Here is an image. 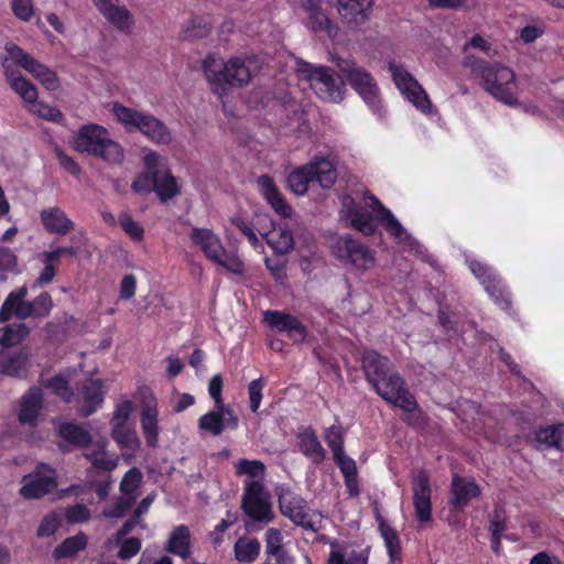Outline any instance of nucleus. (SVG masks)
I'll list each match as a JSON object with an SVG mask.
<instances>
[{
	"mask_svg": "<svg viewBox=\"0 0 564 564\" xmlns=\"http://www.w3.org/2000/svg\"><path fill=\"white\" fill-rule=\"evenodd\" d=\"M106 390L104 382L100 379L87 380L73 401L76 402V406L80 415L89 416L102 404L105 399Z\"/></svg>",
	"mask_w": 564,
	"mask_h": 564,
	"instance_id": "18",
	"label": "nucleus"
},
{
	"mask_svg": "<svg viewBox=\"0 0 564 564\" xmlns=\"http://www.w3.org/2000/svg\"><path fill=\"white\" fill-rule=\"evenodd\" d=\"M264 238L276 253L285 254L293 248V236L285 227H273L264 235Z\"/></svg>",
	"mask_w": 564,
	"mask_h": 564,
	"instance_id": "37",
	"label": "nucleus"
},
{
	"mask_svg": "<svg viewBox=\"0 0 564 564\" xmlns=\"http://www.w3.org/2000/svg\"><path fill=\"white\" fill-rule=\"evenodd\" d=\"M373 0H337V11L347 23L359 24L368 20Z\"/></svg>",
	"mask_w": 564,
	"mask_h": 564,
	"instance_id": "25",
	"label": "nucleus"
},
{
	"mask_svg": "<svg viewBox=\"0 0 564 564\" xmlns=\"http://www.w3.org/2000/svg\"><path fill=\"white\" fill-rule=\"evenodd\" d=\"M65 517L72 523L86 522L90 518V511L85 505L77 503L65 510Z\"/></svg>",
	"mask_w": 564,
	"mask_h": 564,
	"instance_id": "59",
	"label": "nucleus"
},
{
	"mask_svg": "<svg viewBox=\"0 0 564 564\" xmlns=\"http://www.w3.org/2000/svg\"><path fill=\"white\" fill-rule=\"evenodd\" d=\"M241 508L254 522L265 524L271 522L274 518L270 503V495L265 491L263 484L258 481H246Z\"/></svg>",
	"mask_w": 564,
	"mask_h": 564,
	"instance_id": "13",
	"label": "nucleus"
},
{
	"mask_svg": "<svg viewBox=\"0 0 564 564\" xmlns=\"http://www.w3.org/2000/svg\"><path fill=\"white\" fill-rule=\"evenodd\" d=\"M141 485V473L138 468H131L122 478L120 491L122 497H129L135 502L139 496V487Z\"/></svg>",
	"mask_w": 564,
	"mask_h": 564,
	"instance_id": "48",
	"label": "nucleus"
},
{
	"mask_svg": "<svg viewBox=\"0 0 564 564\" xmlns=\"http://www.w3.org/2000/svg\"><path fill=\"white\" fill-rule=\"evenodd\" d=\"M143 135L156 144H169L172 140L170 129L153 116H143Z\"/></svg>",
	"mask_w": 564,
	"mask_h": 564,
	"instance_id": "35",
	"label": "nucleus"
},
{
	"mask_svg": "<svg viewBox=\"0 0 564 564\" xmlns=\"http://www.w3.org/2000/svg\"><path fill=\"white\" fill-rule=\"evenodd\" d=\"M334 460L338 465L341 474L344 475V478L357 475V467L355 460L346 456L344 452L334 455Z\"/></svg>",
	"mask_w": 564,
	"mask_h": 564,
	"instance_id": "63",
	"label": "nucleus"
},
{
	"mask_svg": "<svg viewBox=\"0 0 564 564\" xmlns=\"http://www.w3.org/2000/svg\"><path fill=\"white\" fill-rule=\"evenodd\" d=\"M292 68L300 78L308 82L311 88L323 100L339 102L344 99V82L325 66H315L301 59H292Z\"/></svg>",
	"mask_w": 564,
	"mask_h": 564,
	"instance_id": "5",
	"label": "nucleus"
},
{
	"mask_svg": "<svg viewBox=\"0 0 564 564\" xmlns=\"http://www.w3.org/2000/svg\"><path fill=\"white\" fill-rule=\"evenodd\" d=\"M74 150L89 153L108 162L121 159V149L109 138L105 128L98 124H87L79 129L72 141Z\"/></svg>",
	"mask_w": 564,
	"mask_h": 564,
	"instance_id": "6",
	"label": "nucleus"
},
{
	"mask_svg": "<svg viewBox=\"0 0 564 564\" xmlns=\"http://www.w3.org/2000/svg\"><path fill=\"white\" fill-rule=\"evenodd\" d=\"M59 527V520L55 513L46 514L39 528H37V535L39 536H50L53 535Z\"/></svg>",
	"mask_w": 564,
	"mask_h": 564,
	"instance_id": "61",
	"label": "nucleus"
},
{
	"mask_svg": "<svg viewBox=\"0 0 564 564\" xmlns=\"http://www.w3.org/2000/svg\"><path fill=\"white\" fill-rule=\"evenodd\" d=\"M310 163L293 170L288 176V186L296 195H304L314 182Z\"/></svg>",
	"mask_w": 564,
	"mask_h": 564,
	"instance_id": "39",
	"label": "nucleus"
},
{
	"mask_svg": "<svg viewBox=\"0 0 564 564\" xmlns=\"http://www.w3.org/2000/svg\"><path fill=\"white\" fill-rule=\"evenodd\" d=\"M166 549L170 553L175 554L182 558L189 557L191 532L188 527L184 524L175 527L169 536Z\"/></svg>",
	"mask_w": 564,
	"mask_h": 564,
	"instance_id": "33",
	"label": "nucleus"
},
{
	"mask_svg": "<svg viewBox=\"0 0 564 564\" xmlns=\"http://www.w3.org/2000/svg\"><path fill=\"white\" fill-rule=\"evenodd\" d=\"M191 239L200 248L205 257L221 265L228 272L241 275L245 273V263L236 252L227 251L220 238L208 228H193Z\"/></svg>",
	"mask_w": 564,
	"mask_h": 564,
	"instance_id": "8",
	"label": "nucleus"
},
{
	"mask_svg": "<svg viewBox=\"0 0 564 564\" xmlns=\"http://www.w3.org/2000/svg\"><path fill=\"white\" fill-rule=\"evenodd\" d=\"M468 267L476 279L484 285L486 292L502 310L510 304L509 293L506 291L501 280L488 265L476 259H467Z\"/></svg>",
	"mask_w": 564,
	"mask_h": 564,
	"instance_id": "16",
	"label": "nucleus"
},
{
	"mask_svg": "<svg viewBox=\"0 0 564 564\" xmlns=\"http://www.w3.org/2000/svg\"><path fill=\"white\" fill-rule=\"evenodd\" d=\"M141 509L138 507L134 511V517L128 520L121 529L118 531L115 542L121 543L120 550L118 552V556L122 560H128L134 556L140 550V542L135 538L122 539L132 530V528L137 524V518L140 516Z\"/></svg>",
	"mask_w": 564,
	"mask_h": 564,
	"instance_id": "30",
	"label": "nucleus"
},
{
	"mask_svg": "<svg viewBox=\"0 0 564 564\" xmlns=\"http://www.w3.org/2000/svg\"><path fill=\"white\" fill-rule=\"evenodd\" d=\"M29 334V328L23 323H13L0 327V344L14 346L21 343Z\"/></svg>",
	"mask_w": 564,
	"mask_h": 564,
	"instance_id": "44",
	"label": "nucleus"
},
{
	"mask_svg": "<svg viewBox=\"0 0 564 564\" xmlns=\"http://www.w3.org/2000/svg\"><path fill=\"white\" fill-rule=\"evenodd\" d=\"M112 436L121 447L132 448L138 445L137 432L130 425L112 430Z\"/></svg>",
	"mask_w": 564,
	"mask_h": 564,
	"instance_id": "53",
	"label": "nucleus"
},
{
	"mask_svg": "<svg viewBox=\"0 0 564 564\" xmlns=\"http://www.w3.org/2000/svg\"><path fill=\"white\" fill-rule=\"evenodd\" d=\"M337 66L343 76L364 99L370 110L379 118H383L386 111L380 98V90L370 73L349 59H339Z\"/></svg>",
	"mask_w": 564,
	"mask_h": 564,
	"instance_id": "9",
	"label": "nucleus"
},
{
	"mask_svg": "<svg viewBox=\"0 0 564 564\" xmlns=\"http://www.w3.org/2000/svg\"><path fill=\"white\" fill-rule=\"evenodd\" d=\"M28 295V288L25 285L18 288L10 292L0 307V323L7 322L13 315L24 319L26 315H22L25 306L28 307L29 301H25Z\"/></svg>",
	"mask_w": 564,
	"mask_h": 564,
	"instance_id": "28",
	"label": "nucleus"
},
{
	"mask_svg": "<svg viewBox=\"0 0 564 564\" xmlns=\"http://www.w3.org/2000/svg\"><path fill=\"white\" fill-rule=\"evenodd\" d=\"M264 381L262 378L252 380L248 387L250 409L252 412H257L262 401V390Z\"/></svg>",
	"mask_w": 564,
	"mask_h": 564,
	"instance_id": "55",
	"label": "nucleus"
},
{
	"mask_svg": "<svg viewBox=\"0 0 564 564\" xmlns=\"http://www.w3.org/2000/svg\"><path fill=\"white\" fill-rule=\"evenodd\" d=\"M53 307V301L48 293L44 292L36 296L33 301H29L28 307L21 312L28 317L43 318L50 315Z\"/></svg>",
	"mask_w": 564,
	"mask_h": 564,
	"instance_id": "42",
	"label": "nucleus"
},
{
	"mask_svg": "<svg viewBox=\"0 0 564 564\" xmlns=\"http://www.w3.org/2000/svg\"><path fill=\"white\" fill-rule=\"evenodd\" d=\"M279 506L282 514L294 524L315 532L322 528V513L308 510L302 497L289 490L283 491L279 497Z\"/></svg>",
	"mask_w": 564,
	"mask_h": 564,
	"instance_id": "12",
	"label": "nucleus"
},
{
	"mask_svg": "<svg viewBox=\"0 0 564 564\" xmlns=\"http://www.w3.org/2000/svg\"><path fill=\"white\" fill-rule=\"evenodd\" d=\"M536 441L546 446L564 451V424L544 426L536 432Z\"/></svg>",
	"mask_w": 564,
	"mask_h": 564,
	"instance_id": "43",
	"label": "nucleus"
},
{
	"mask_svg": "<svg viewBox=\"0 0 564 564\" xmlns=\"http://www.w3.org/2000/svg\"><path fill=\"white\" fill-rule=\"evenodd\" d=\"M258 186L265 200L272 208L280 215L288 217L292 213V208L285 202L274 182L268 175H261L258 181Z\"/></svg>",
	"mask_w": 564,
	"mask_h": 564,
	"instance_id": "29",
	"label": "nucleus"
},
{
	"mask_svg": "<svg viewBox=\"0 0 564 564\" xmlns=\"http://www.w3.org/2000/svg\"><path fill=\"white\" fill-rule=\"evenodd\" d=\"M87 545V536L84 533H78L74 536L67 538L54 551L56 558L70 557L84 550Z\"/></svg>",
	"mask_w": 564,
	"mask_h": 564,
	"instance_id": "46",
	"label": "nucleus"
},
{
	"mask_svg": "<svg viewBox=\"0 0 564 564\" xmlns=\"http://www.w3.org/2000/svg\"><path fill=\"white\" fill-rule=\"evenodd\" d=\"M143 167L148 170L153 189L162 202L176 196L181 186L169 167L166 158L152 150H143Z\"/></svg>",
	"mask_w": 564,
	"mask_h": 564,
	"instance_id": "10",
	"label": "nucleus"
},
{
	"mask_svg": "<svg viewBox=\"0 0 564 564\" xmlns=\"http://www.w3.org/2000/svg\"><path fill=\"white\" fill-rule=\"evenodd\" d=\"M98 12L117 30L127 32L133 24L132 14L119 0H91Z\"/></svg>",
	"mask_w": 564,
	"mask_h": 564,
	"instance_id": "21",
	"label": "nucleus"
},
{
	"mask_svg": "<svg viewBox=\"0 0 564 564\" xmlns=\"http://www.w3.org/2000/svg\"><path fill=\"white\" fill-rule=\"evenodd\" d=\"M479 494L480 489L471 478L453 477L451 502L456 509H463Z\"/></svg>",
	"mask_w": 564,
	"mask_h": 564,
	"instance_id": "27",
	"label": "nucleus"
},
{
	"mask_svg": "<svg viewBox=\"0 0 564 564\" xmlns=\"http://www.w3.org/2000/svg\"><path fill=\"white\" fill-rule=\"evenodd\" d=\"M59 435L65 442L78 447H84L90 442L89 432L82 425L74 423L61 424Z\"/></svg>",
	"mask_w": 564,
	"mask_h": 564,
	"instance_id": "41",
	"label": "nucleus"
},
{
	"mask_svg": "<svg viewBox=\"0 0 564 564\" xmlns=\"http://www.w3.org/2000/svg\"><path fill=\"white\" fill-rule=\"evenodd\" d=\"M57 486L55 470L46 464H40L35 470L22 478L20 495L24 499H40L51 494Z\"/></svg>",
	"mask_w": 564,
	"mask_h": 564,
	"instance_id": "15",
	"label": "nucleus"
},
{
	"mask_svg": "<svg viewBox=\"0 0 564 564\" xmlns=\"http://www.w3.org/2000/svg\"><path fill=\"white\" fill-rule=\"evenodd\" d=\"M235 474L238 477H245L243 485L246 481H258L263 484L265 477V465L258 459H239L234 465Z\"/></svg>",
	"mask_w": 564,
	"mask_h": 564,
	"instance_id": "34",
	"label": "nucleus"
},
{
	"mask_svg": "<svg viewBox=\"0 0 564 564\" xmlns=\"http://www.w3.org/2000/svg\"><path fill=\"white\" fill-rule=\"evenodd\" d=\"M238 417L229 406L216 408L198 420V427L213 436H218L225 429L236 430Z\"/></svg>",
	"mask_w": 564,
	"mask_h": 564,
	"instance_id": "20",
	"label": "nucleus"
},
{
	"mask_svg": "<svg viewBox=\"0 0 564 564\" xmlns=\"http://www.w3.org/2000/svg\"><path fill=\"white\" fill-rule=\"evenodd\" d=\"M32 111L39 117L50 121H58L62 119V112L57 108L43 102H34Z\"/></svg>",
	"mask_w": 564,
	"mask_h": 564,
	"instance_id": "62",
	"label": "nucleus"
},
{
	"mask_svg": "<svg viewBox=\"0 0 564 564\" xmlns=\"http://www.w3.org/2000/svg\"><path fill=\"white\" fill-rule=\"evenodd\" d=\"M328 564H368V555L350 546L332 545Z\"/></svg>",
	"mask_w": 564,
	"mask_h": 564,
	"instance_id": "36",
	"label": "nucleus"
},
{
	"mask_svg": "<svg viewBox=\"0 0 564 564\" xmlns=\"http://www.w3.org/2000/svg\"><path fill=\"white\" fill-rule=\"evenodd\" d=\"M283 550L282 533L279 529L270 528L265 532V551L269 555L279 553Z\"/></svg>",
	"mask_w": 564,
	"mask_h": 564,
	"instance_id": "58",
	"label": "nucleus"
},
{
	"mask_svg": "<svg viewBox=\"0 0 564 564\" xmlns=\"http://www.w3.org/2000/svg\"><path fill=\"white\" fill-rule=\"evenodd\" d=\"M264 323L280 333H285L293 343H303L307 330L303 323L295 316L283 311H265Z\"/></svg>",
	"mask_w": 564,
	"mask_h": 564,
	"instance_id": "17",
	"label": "nucleus"
},
{
	"mask_svg": "<svg viewBox=\"0 0 564 564\" xmlns=\"http://www.w3.org/2000/svg\"><path fill=\"white\" fill-rule=\"evenodd\" d=\"M300 451L314 463H321L325 458V449L318 441L315 432L307 427L297 434Z\"/></svg>",
	"mask_w": 564,
	"mask_h": 564,
	"instance_id": "31",
	"label": "nucleus"
},
{
	"mask_svg": "<svg viewBox=\"0 0 564 564\" xmlns=\"http://www.w3.org/2000/svg\"><path fill=\"white\" fill-rule=\"evenodd\" d=\"M119 225L123 229V231L133 240H141V228L138 223H135L128 213H121L119 215Z\"/></svg>",
	"mask_w": 564,
	"mask_h": 564,
	"instance_id": "57",
	"label": "nucleus"
},
{
	"mask_svg": "<svg viewBox=\"0 0 564 564\" xmlns=\"http://www.w3.org/2000/svg\"><path fill=\"white\" fill-rule=\"evenodd\" d=\"M505 522H506L505 510L500 507L496 508L494 510V513H492V517L490 520V525H489V530H490L492 536H501V534L503 533V531L506 529Z\"/></svg>",
	"mask_w": 564,
	"mask_h": 564,
	"instance_id": "64",
	"label": "nucleus"
},
{
	"mask_svg": "<svg viewBox=\"0 0 564 564\" xmlns=\"http://www.w3.org/2000/svg\"><path fill=\"white\" fill-rule=\"evenodd\" d=\"M379 530L382 539L384 540L391 560H394V557L399 554L400 551V541L397 532L384 522H380Z\"/></svg>",
	"mask_w": 564,
	"mask_h": 564,
	"instance_id": "52",
	"label": "nucleus"
},
{
	"mask_svg": "<svg viewBox=\"0 0 564 564\" xmlns=\"http://www.w3.org/2000/svg\"><path fill=\"white\" fill-rule=\"evenodd\" d=\"M28 367V357L25 355L20 354L3 361L0 366V373L10 377H19L26 370Z\"/></svg>",
	"mask_w": 564,
	"mask_h": 564,
	"instance_id": "50",
	"label": "nucleus"
},
{
	"mask_svg": "<svg viewBox=\"0 0 564 564\" xmlns=\"http://www.w3.org/2000/svg\"><path fill=\"white\" fill-rule=\"evenodd\" d=\"M413 505L419 521L427 522L431 519V486L429 475L417 470L412 476Z\"/></svg>",
	"mask_w": 564,
	"mask_h": 564,
	"instance_id": "19",
	"label": "nucleus"
},
{
	"mask_svg": "<svg viewBox=\"0 0 564 564\" xmlns=\"http://www.w3.org/2000/svg\"><path fill=\"white\" fill-rule=\"evenodd\" d=\"M40 220L48 234L65 236L75 229V223L59 206H50L40 212Z\"/></svg>",
	"mask_w": 564,
	"mask_h": 564,
	"instance_id": "22",
	"label": "nucleus"
},
{
	"mask_svg": "<svg viewBox=\"0 0 564 564\" xmlns=\"http://www.w3.org/2000/svg\"><path fill=\"white\" fill-rule=\"evenodd\" d=\"M261 545L257 539L239 538L234 546L235 558L240 563H252L260 554Z\"/></svg>",
	"mask_w": 564,
	"mask_h": 564,
	"instance_id": "38",
	"label": "nucleus"
},
{
	"mask_svg": "<svg viewBox=\"0 0 564 564\" xmlns=\"http://www.w3.org/2000/svg\"><path fill=\"white\" fill-rule=\"evenodd\" d=\"M110 107L118 121L121 122L128 131L138 130L140 128L141 115L139 112L118 102H112Z\"/></svg>",
	"mask_w": 564,
	"mask_h": 564,
	"instance_id": "45",
	"label": "nucleus"
},
{
	"mask_svg": "<svg viewBox=\"0 0 564 564\" xmlns=\"http://www.w3.org/2000/svg\"><path fill=\"white\" fill-rule=\"evenodd\" d=\"M11 8L13 14L22 21L28 22L34 15V6L32 0H12Z\"/></svg>",
	"mask_w": 564,
	"mask_h": 564,
	"instance_id": "56",
	"label": "nucleus"
},
{
	"mask_svg": "<svg viewBox=\"0 0 564 564\" xmlns=\"http://www.w3.org/2000/svg\"><path fill=\"white\" fill-rule=\"evenodd\" d=\"M133 505L134 502H132L131 498L120 496L115 502L108 505L102 510V517L109 520L120 519L130 511Z\"/></svg>",
	"mask_w": 564,
	"mask_h": 564,
	"instance_id": "49",
	"label": "nucleus"
},
{
	"mask_svg": "<svg viewBox=\"0 0 564 564\" xmlns=\"http://www.w3.org/2000/svg\"><path fill=\"white\" fill-rule=\"evenodd\" d=\"M332 251L337 259L348 261L359 271L371 269L376 262L373 252L350 236L339 237L333 243Z\"/></svg>",
	"mask_w": 564,
	"mask_h": 564,
	"instance_id": "14",
	"label": "nucleus"
},
{
	"mask_svg": "<svg viewBox=\"0 0 564 564\" xmlns=\"http://www.w3.org/2000/svg\"><path fill=\"white\" fill-rule=\"evenodd\" d=\"M47 387L53 390L65 402H72L74 394L69 391L66 380L62 377H54L47 381Z\"/></svg>",
	"mask_w": 564,
	"mask_h": 564,
	"instance_id": "60",
	"label": "nucleus"
},
{
	"mask_svg": "<svg viewBox=\"0 0 564 564\" xmlns=\"http://www.w3.org/2000/svg\"><path fill=\"white\" fill-rule=\"evenodd\" d=\"M312 166L314 182H317L323 188H330L337 180V169L332 160L326 158H315L308 162Z\"/></svg>",
	"mask_w": 564,
	"mask_h": 564,
	"instance_id": "32",
	"label": "nucleus"
},
{
	"mask_svg": "<svg viewBox=\"0 0 564 564\" xmlns=\"http://www.w3.org/2000/svg\"><path fill=\"white\" fill-rule=\"evenodd\" d=\"M4 75L10 84V87L25 101L34 104L37 98V90L35 86L24 78L18 70L13 69L9 64L8 58L1 59Z\"/></svg>",
	"mask_w": 564,
	"mask_h": 564,
	"instance_id": "26",
	"label": "nucleus"
},
{
	"mask_svg": "<svg viewBox=\"0 0 564 564\" xmlns=\"http://www.w3.org/2000/svg\"><path fill=\"white\" fill-rule=\"evenodd\" d=\"M85 456L96 468L101 470L110 471L118 465L117 455L108 453L102 444H98L96 448H88Z\"/></svg>",
	"mask_w": 564,
	"mask_h": 564,
	"instance_id": "40",
	"label": "nucleus"
},
{
	"mask_svg": "<svg viewBox=\"0 0 564 564\" xmlns=\"http://www.w3.org/2000/svg\"><path fill=\"white\" fill-rule=\"evenodd\" d=\"M207 80L213 85H248L258 68L253 57H232L224 63L215 55H208L203 62Z\"/></svg>",
	"mask_w": 564,
	"mask_h": 564,
	"instance_id": "4",
	"label": "nucleus"
},
{
	"mask_svg": "<svg viewBox=\"0 0 564 564\" xmlns=\"http://www.w3.org/2000/svg\"><path fill=\"white\" fill-rule=\"evenodd\" d=\"M392 82L400 91L401 96L408 100L417 111L427 116L435 117L438 115L436 107L433 105L427 93L414 76L404 68L403 65L394 61L388 63Z\"/></svg>",
	"mask_w": 564,
	"mask_h": 564,
	"instance_id": "7",
	"label": "nucleus"
},
{
	"mask_svg": "<svg viewBox=\"0 0 564 564\" xmlns=\"http://www.w3.org/2000/svg\"><path fill=\"white\" fill-rule=\"evenodd\" d=\"M305 11L308 17L307 25L313 31H322L326 30L330 33L329 30V20L326 14L318 8L315 1H308L305 6Z\"/></svg>",
	"mask_w": 564,
	"mask_h": 564,
	"instance_id": "47",
	"label": "nucleus"
},
{
	"mask_svg": "<svg viewBox=\"0 0 564 564\" xmlns=\"http://www.w3.org/2000/svg\"><path fill=\"white\" fill-rule=\"evenodd\" d=\"M43 405L41 389L33 387L21 397L18 420L23 425L36 424L39 413Z\"/></svg>",
	"mask_w": 564,
	"mask_h": 564,
	"instance_id": "24",
	"label": "nucleus"
},
{
	"mask_svg": "<svg viewBox=\"0 0 564 564\" xmlns=\"http://www.w3.org/2000/svg\"><path fill=\"white\" fill-rule=\"evenodd\" d=\"M325 440L327 445L333 452V456L344 452L343 445V432L339 426H330L325 433Z\"/></svg>",
	"mask_w": 564,
	"mask_h": 564,
	"instance_id": "54",
	"label": "nucleus"
},
{
	"mask_svg": "<svg viewBox=\"0 0 564 564\" xmlns=\"http://www.w3.org/2000/svg\"><path fill=\"white\" fill-rule=\"evenodd\" d=\"M339 216L346 226L352 227L367 236L375 232L373 219H376L403 251L425 257L420 242L406 231L392 212L382 206L375 196L364 195L359 203L351 196H345L341 200Z\"/></svg>",
	"mask_w": 564,
	"mask_h": 564,
	"instance_id": "1",
	"label": "nucleus"
},
{
	"mask_svg": "<svg viewBox=\"0 0 564 564\" xmlns=\"http://www.w3.org/2000/svg\"><path fill=\"white\" fill-rule=\"evenodd\" d=\"M473 73L481 78L485 90L496 100L508 106H518L519 85L514 72L503 65L475 63Z\"/></svg>",
	"mask_w": 564,
	"mask_h": 564,
	"instance_id": "3",
	"label": "nucleus"
},
{
	"mask_svg": "<svg viewBox=\"0 0 564 564\" xmlns=\"http://www.w3.org/2000/svg\"><path fill=\"white\" fill-rule=\"evenodd\" d=\"M132 413V403L129 400H123L116 405L113 416L111 419L112 430H117L130 425V416Z\"/></svg>",
	"mask_w": 564,
	"mask_h": 564,
	"instance_id": "51",
	"label": "nucleus"
},
{
	"mask_svg": "<svg viewBox=\"0 0 564 564\" xmlns=\"http://www.w3.org/2000/svg\"><path fill=\"white\" fill-rule=\"evenodd\" d=\"M8 53L9 64H17L36 78L46 89L56 90L59 87V80L56 74L46 65L42 64L29 53L23 51L13 42H8L4 45Z\"/></svg>",
	"mask_w": 564,
	"mask_h": 564,
	"instance_id": "11",
	"label": "nucleus"
},
{
	"mask_svg": "<svg viewBox=\"0 0 564 564\" xmlns=\"http://www.w3.org/2000/svg\"><path fill=\"white\" fill-rule=\"evenodd\" d=\"M368 381L388 403L406 412L416 409V402L409 393L404 381L395 373L389 372V360L376 351H368L362 359Z\"/></svg>",
	"mask_w": 564,
	"mask_h": 564,
	"instance_id": "2",
	"label": "nucleus"
},
{
	"mask_svg": "<svg viewBox=\"0 0 564 564\" xmlns=\"http://www.w3.org/2000/svg\"><path fill=\"white\" fill-rule=\"evenodd\" d=\"M143 435L148 445L158 444V401L150 389L143 387Z\"/></svg>",
	"mask_w": 564,
	"mask_h": 564,
	"instance_id": "23",
	"label": "nucleus"
}]
</instances>
